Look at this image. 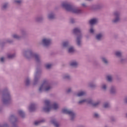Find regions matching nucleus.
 Returning a JSON list of instances; mask_svg holds the SVG:
<instances>
[{
	"mask_svg": "<svg viewBox=\"0 0 127 127\" xmlns=\"http://www.w3.org/2000/svg\"><path fill=\"white\" fill-rule=\"evenodd\" d=\"M124 102H125L127 104V96L125 97L124 99Z\"/></svg>",
	"mask_w": 127,
	"mask_h": 127,
	"instance_id": "obj_47",
	"label": "nucleus"
},
{
	"mask_svg": "<svg viewBox=\"0 0 127 127\" xmlns=\"http://www.w3.org/2000/svg\"><path fill=\"white\" fill-rule=\"evenodd\" d=\"M75 51V50H74V47H71L68 49V53H73V52Z\"/></svg>",
	"mask_w": 127,
	"mask_h": 127,
	"instance_id": "obj_32",
	"label": "nucleus"
},
{
	"mask_svg": "<svg viewBox=\"0 0 127 127\" xmlns=\"http://www.w3.org/2000/svg\"><path fill=\"white\" fill-rule=\"evenodd\" d=\"M69 65L70 66H71V67L76 68L78 67V63L76 61H73L70 63Z\"/></svg>",
	"mask_w": 127,
	"mask_h": 127,
	"instance_id": "obj_15",
	"label": "nucleus"
},
{
	"mask_svg": "<svg viewBox=\"0 0 127 127\" xmlns=\"http://www.w3.org/2000/svg\"><path fill=\"white\" fill-rule=\"evenodd\" d=\"M25 86H29L30 85V79L29 77H27L25 80Z\"/></svg>",
	"mask_w": 127,
	"mask_h": 127,
	"instance_id": "obj_27",
	"label": "nucleus"
},
{
	"mask_svg": "<svg viewBox=\"0 0 127 127\" xmlns=\"http://www.w3.org/2000/svg\"><path fill=\"white\" fill-rule=\"evenodd\" d=\"M5 42L6 43H12V42H13V40L8 39L6 40Z\"/></svg>",
	"mask_w": 127,
	"mask_h": 127,
	"instance_id": "obj_37",
	"label": "nucleus"
},
{
	"mask_svg": "<svg viewBox=\"0 0 127 127\" xmlns=\"http://www.w3.org/2000/svg\"><path fill=\"white\" fill-rule=\"evenodd\" d=\"M0 61L1 62H3V61H4V59L3 58H1Z\"/></svg>",
	"mask_w": 127,
	"mask_h": 127,
	"instance_id": "obj_48",
	"label": "nucleus"
},
{
	"mask_svg": "<svg viewBox=\"0 0 127 127\" xmlns=\"http://www.w3.org/2000/svg\"><path fill=\"white\" fill-rule=\"evenodd\" d=\"M81 5L83 7H87V5L85 3H83L81 4Z\"/></svg>",
	"mask_w": 127,
	"mask_h": 127,
	"instance_id": "obj_46",
	"label": "nucleus"
},
{
	"mask_svg": "<svg viewBox=\"0 0 127 127\" xmlns=\"http://www.w3.org/2000/svg\"><path fill=\"white\" fill-rule=\"evenodd\" d=\"M63 78L64 80H70L71 76L68 74H65L63 75Z\"/></svg>",
	"mask_w": 127,
	"mask_h": 127,
	"instance_id": "obj_22",
	"label": "nucleus"
},
{
	"mask_svg": "<svg viewBox=\"0 0 127 127\" xmlns=\"http://www.w3.org/2000/svg\"><path fill=\"white\" fill-rule=\"evenodd\" d=\"M69 46V41H66L65 42H64L63 43V47L64 48H67Z\"/></svg>",
	"mask_w": 127,
	"mask_h": 127,
	"instance_id": "obj_29",
	"label": "nucleus"
},
{
	"mask_svg": "<svg viewBox=\"0 0 127 127\" xmlns=\"http://www.w3.org/2000/svg\"><path fill=\"white\" fill-rule=\"evenodd\" d=\"M71 92H72V88H69L67 89V90H66V93L67 94L71 93Z\"/></svg>",
	"mask_w": 127,
	"mask_h": 127,
	"instance_id": "obj_41",
	"label": "nucleus"
},
{
	"mask_svg": "<svg viewBox=\"0 0 127 127\" xmlns=\"http://www.w3.org/2000/svg\"><path fill=\"white\" fill-rule=\"evenodd\" d=\"M73 33L77 35L76 38V44L77 46L80 47L81 46V42L82 39V33L81 32V29L79 28H75L73 29Z\"/></svg>",
	"mask_w": 127,
	"mask_h": 127,
	"instance_id": "obj_6",
	"label": "nucleus"
},
{
	"mask_svg": "<svg viewBox=\"0 0 127 127\" xmlns=\"http://www.w3.org/2000/svg\"><path fill=\"white\" fill-rule=\"evenodd\" d=\"M42 43L44 46L48 47L51 44V39L48 38H44L42 41Z\"/></svg>",
	"mask_w": 127,
	"mask_h": 127,
	"instance_id": "obj_12",
	"label": "nucleus"
},
{
	"mask_svg": "<svg viewBox=\"0 0 127 127\" xmlns=\"http://www.w3.org/2000/svg\"><path fill=\"white\" fill-rule=\"evenodd\" d=\"M2 102L3 105H8L11 102V95L8 88L5 87L2 92Z\"/></svg>",
	"mask_w": 127,
	"mask_h": 127,
	"instance_id": "obj_2",
	"label": "nucleus"
},
{
	"mask_svg": "<svg viewBox=\"0 0 127 127\" xmlns=\"http://www.w3.org/2000/svg\"><path fill=\"white\" fill-rule=\"evenodd\" d=\"M93 117L94 118H95V119H99V118H100V115H99V114L97 113H95L93 114Z\"/></svg>",
	"mask_w": 127,
	"mask_h": 127,
	"instance_id": "obj_35",
	"label": "nucleus"
},
{
	"mask_svg": "<svg viewBox=\"0 0 127 127\" xmlns=\"http://www.w3.org/2000/svg\"><path fill=\"white\" fill-rule=\"evenodd\" d=\"M120 61L122 63H125V62H126L127 60L125 59L122 58L121 59Z\"/></svg>",
	"mask_w": 127,
	"mask_h": 127,
	"instance_id": "obj_43",
	"label": "nucleus"
},
{
	"mask_svg": "<svg viewBox=\"0 0 127 127\" xmlns=\"http://www.w3.org/2000/svg\"><path fill=\"white\" fill-rule=\"evenodd\" d=\"M120 14V12L119 11H115L114 13V18L112 20L113 23H118L121 20Z\"/></svg>",
	"mask_w": 127,
	"mask_h": 127,
	"instance_id": "obj_11",
	"label": "nucleus"
},
{
	"mask_svg": "<svg viewBox=\"0 0 127 127\" xmlns=\"http://www.w3.org/2000/svg\"><path fill=\"white\" fill-rule=\"evenodd\" d=\"M86 94V91H81L76 94V96L77 97H83V96H85Z\"/></svg>",
	"mask_w": 127,
	"mask_h": 127,
	"instance_id": "obj_17",
	"label": "nucleus"
},
{
	"mask_svg": "<svg viewBox=\"0 0 127 127\" xmlns=\"http://www.w3.org/2000/svg\"><path fill=\"white\" fill-rule=\"evenodd\" d=\"M62 113L70 116L71 121H73L74 119H75V116H76V114L74 112L71 110H69L67 109H63L62 110Z\"/></svg>",
	"mask_w": 127,
	"mask_h": 127,
	"instance_id": "obj_9",
	"label": "nucleus"
},
{
	"mask_svg": "<svg viewBox=\"0 0 127 127\" xmlns=\"http://www.w3.org/2000/svg\"><path fill=\"white\" fill-rule=\"evenodd\" d=\"M7 5H8L7 3H4L2 7V9H5V8H6V7H7Z\"/></svg>",
	"mask_w": 127,
	"mask_h": 127,
	"instance_id": "obj_38",
	"label": "nucleus"
},
{
	"mask_svg": "<svg viewBox=\"0 0 127 127\" xmlns=\"http://www.w3.org/2000/svg\"><path fill=\"white\" fill-rule=\"evenodd\" d=\"M45 107H43V110L45 113H49V111H51V109L53 110H58L59 108V105L57 103H54L53 104H51L50 100H46L44 101Z\"/></svg>",
	"mask_w": 127,
	"mask_h": 127,
	"instance_id": "obj_4",
	"label": "nucleus"
},
{
	"mask_svg": "<svg viewBox=\"0 0 127 127\" xmlns=\"http://www.w3.org/2000/svg\"><path fill=\"white\" fill-rule=\"evenodd\" d=\"M110 103H108V102H105L104 104V107L105 108V109H107L108 108H110Z\"/></svg>",
	"mask_w": 127,
	"mask_h": 127,
	"instance_id": "obj_33",
	"label": "nucleus"
},
{
	"mask_svg": "<svg viewBox=\"0 0 127 127\" xmlns=\"http://www.w3.org/2000/svg\"><path fill=\"white\" fill-rule=\"evenodd\" d=\"M70 23H75V19L73 18H70Z\"/></svg>",
	"mask_w": 127,
	"mask_h": 127,
	"instance_id": "obj_42",
	"label": "nucleus"
},
{
	"mask_svg": "<svg viewBox=\"0 0 127 127\" xmlns=\"http://www.w3.org/2000/svg\"><path fill=\"white\" fill-rule=\"evenodd\" d=\"M51 123L52 124H53V125H54V126H55V127H59V124H58V123L56 121V119H53L51 121Z\"/></svg>",
	"mask_w": 127,
	"mask_h": 127,
	"instance_id": "obj_24",
	"label": "nucleus"
},
{
	"mask_svg": "<svg viewBox=\"0 0 127 127\" xmlns=\"http://www.w3.org/2000/svg\"><path fill=\"white\" fill-rule=\"evenodd\" d=\"M115 55L116 56H117V57H119V58H121V57L123 56V53L120 51H116L115 53Z\"/></svg>",
	"mask_w": 127,
	"mask_h": 127,
	"instance_id": "obj_26",
	"label": "nucleus"
},
{
	"mask_svg": "<svg viewBox=\"0 0 127 127\" xmlns=\"http://www.w3.org/2000/svg\"><path fill=\"white\" fill-rule=\"evenodd\" d=\"M27 35V33H26V31L24 30H22L21 31V35H19L17 34H13L12 35V37L14 38V39H16L17 40H20L21 39H22L23 37H25V36Z\"/></svg>",
	"mask_w": 127,
	"mask_h": 127,
	"instance_id": "obj_8",
	"label": "nucleus"
},
{
	"mask_svg": "<svg viewBox=\"0 0 127 127\" xmlns=\"http://www.w3.org/2000/svg\"><path fill=\"white\" fill-rule=\"evenodd\" d=\"M48 17L49 19H54L55 18V14L54 12H51L48 14Z\"/></svg>",
	"mask_w": 127,
	"mask_h": 127,
	"instance_id": "obj_16",
	"label": "nucleus"
},
{
	"mask_svg": "<svg viewBox=\"0 0 127 127\" xmlns=\"http://www.w3.org/2000/svg\"><path fill=\"white\" fill-rule=\"evenodd\" d=\"M101 7L100 4H93L91 5L90 7V8L91 10H96V9H99Z\"/></svg>",
	"mask_w": 127,
	"mask_h": 127,
	"instance_id": "obj_14",
	"label": "nucleus"
},
{
	"mask_svg": "<svg viewBox=\"0 0 127 127\" xmlns=\"http://www.w3.org/2000/svg\"><path fill=\"white\" fill-rule=\"evenodd\" d=\"M35 20L37 22H41L43 20V16H39L35 18Z\"/></svg>",
	"mask_w": 127,
	"mask_h": 127,
	"instance_id": "obj_21",
	"label": "nucleus"
},
{
	"mask_svg": "<svg viewBox=\"0 0 127 127\" xmlns=\"http://www.w3.org/2000/svg\"><path fill=\"white\" fill-rule=\"evenodd\" d=\"M23 55L24 57H26L27 59H31V58H34L37 65L38 66L41 65L42 64V60L41 59V57L39 54L36 53H33L32 50H28L26 51H24L22 52Z\"/></svg>",
	"mask_w": 127,
	"mask_h": 127,
	"instance_id": "obj_1",
	"label": "nucleus"
},
{
	"mask_svg": "<svg viewBox=\"0 0 127 127\" xmlns=\"http://www.w3.org/2000/svg\"><path fill=\"white\" fill-rule=\"evenodd\" d=\"M45 122V119H42L41 120H39V121H36L34 122V125L35 126H38V125H40L42 123H44Z\"/></svg>",
	"mask_w": 127,
	"mask_h": 127,
	"instance_id": "obj_20",
	"label": "nucleus"
},
{
	"mask_svg": "<svg viewBox=\"0 0 127 127\" xmlns=\"http://www.w3.org/2000/svg\"><path fill=\"white\" fill-rule=\"evenodd\" d=\"M89 87H90V88H95V87H96V84L92 83H89Z\"/></svg>",
	"mask_w": 127,
	"mask_h": 127,
	"instance_id": "obj_39",
	"label": "nucleus"
},
{
	"mask_svg": "<svg viewBox=\"0 0 127 127\" xmlns=\"http://www.w3.org/2000/svg\"><path fill=\"white\" fill-rule=\"evenodd\" d=\"M98 20L96 18L91 19L89 21V24L90 25H94V24H96V23L97 22Z\"/></svg>",
	"mask_w": 127,
	"mask_h": 127,
	"instance_id": "obj_19",
	"label": "nucleus"
},
{
	"mask_svg": "<svg viewBox=\"0 0 127 127\" xmlns=\"http://www.w3.org/2000/svg\"><path fill=\"white\" fill-rule=\"evenodd\" d=\"M14 3L15 4H21V3H22V0H15L14 1Z\"/></svg>",
	"mask_w": 127,
	"mask_h": 127,
	"instance_id": "obj_31",
	"label": "nucleus"
},
{
	"mask_svg": "<svg viewBox=\"0 0 127 127\" xmlns=\"http://www.w3.org/2000/svg\"><path fill=\"white\" fill-rule=\"evenodd\" d=\"M18 114L20 116V117H21V118H24V117H25L24 112H23V111L21 110L18 111Z\"/></svg>",
	"mask_w": 127,
	"mask_h": 127,
	"instance_id": "obj_23",
	"label": "nucleus"
},
{
	"mask_svg": "<svg viewBox=\"0 0 127 127\" xmlns=\"http://www.w3.org/2000/svg\"><path fill=\"white\" fill-rule=\"evenodd\" d=\"M36 109V105H35V104L34 103L31 104L28 108V110L29 112H30L31 113L32 112H34Z\"/></svg>",
	"mask_w": 127,
	"mask_h": 127,
	"instance_id": "obj_13",
	"label": "nucleus"
},
{
	"mask_svg": "<svg viewBox=\"0 0 127 127\" xmlns=\"http://www.w3.org/2000/svg\"><path fill=\"white\" fill-rule=\"evenodd\" d=\"M111 120L112 122H115V121L116 120V119H115V117H111Z\"/></svg>",
	"mask_w": 127,
	"mask_h": 127,
	"instance_id": "obj_44",
	"label": "nucleus"
},
{
	"mask_svg": "<svg viewBox=\"0 0 127 127\" xmlns=\"http://www.w3.org/2000/svg\"><path fill=\"white\" fill-rule=\"evenodd\" d=\"M62 6L64 8H65L67 11H69L70 12H72L73 13H76V14L82 13V10L78 9L77 6H74L67 2H63L62 4Z\"/></svg>",
	"mask_w": 127,
	"mask_h": 127,
	"instance_id": "obj_3",
	"label": "nucleus"
},
{
	"mask_svg": "<svg viewBox=\"0 0 127 127\" xmlns=\"http://www.w3.org/2000/svg\"><path fill=\"white\" fill-rule=\"evenodd\" d=\"M102 88L103 89V90H104V91H106V90H107V85L104 84L102 85Z\"/></svg>",
	"mask_w": 127,
	"mask_h": 127,
	"instance_id": "obj_40",
	"label": "nucleus"
},
{
	"mask_svg": "<svg viewBox=\"0 0 127 127\" xmlns=\"http://www.w3.org/2000/svg\"><path fill=\"white\" fill-rule=\"evenodd\" d=\"M111 94H116L117 93V88L115 86H112L110 89Z\"/></svg>",
	"mask_w": 127,
	"mask_h": 127,
	"instance_id": "obj_25",
	"label": "nucleus"
},
{
	"mask_svg": "<svg viewBox=\"0 0 127 127\" xmlns=\"http://www.w3.org/2000/svg\"><path fill=\"white\" fill-rule=\"evenodd\" d=\"M52 66V64H47L45 65V67H46V69H50V68H51Z\"/></svg>",
	"mask_w": 127,
	"mask_h": 127,
	"instance_id": "obj_36",
	"label": "nucleus"
},
{
	"mask_svg": "<svg viewBox=\"0 0 127 127\" xmlns=\"http://www.w3.org/2000/svg\"><path fill=\"white\" fill-rule=\"evenodd\" d=\"M102 60L103 62L105 63V64H108L109 63V62H108V60L107 59H106V58H102Z\"/></svg>",
	"mask_w": 127,
	"mask_h": 127,
	"instance_id": "obj_34",
	"label": "nucleus"
},
{
	"mask_svg": "<svg viewBox=\"0 0 127 127\" xmlns=\"http://www.w3.org/2000/svg\"><path fill=\"white\" fill-rule=\"evenodd\" d=\"M15 56V54H9L7 55V58H8V59H13Z\"/></svg>",
	"mask_w": 127,
	"mask_h": 127,
	"instance_id": "obj_28",
	"label": "nucleus"
},
{
	"mask_svg": "<svg viewBox=\"0 0 127 127\" xmlns=\"http://www.w3.org/2000/svg\"><path fill=\"white\" fill-rule=\"evenodd\" d=\"M107 79L109 82H112L113 81V76L111 75H107Z\"/></svg>",
	"mask_w": 127,
	"mask_h": 127,
	"instance_id": "obj_30",
	"label": "nucleus"
},
{
	"mask_svg": "<svg viewBox=\"0 0 127 127\" xmlns=\"http://www.w3.org/2000/svg\"><path fill=\"white\" fill-rule=\"evenodd\" d=\"M103 36H104V35L102 33L98 34L96 36V39L100 41L101 40L102 38H103Z\"/></svg>",
	"mask_w": 127,
	"mask_h": 127,
	"instance_id": "obj_18",
	"label": "nucleus"
},
{
	"mask_svg": "<svg viewBox=\"0 0 127 127\" xmlns=\"http://www.w3.org/2000/svg\"><path fill=\"white\" fill-rule=\"evenodd\" d=\"M41 76V69L38 68V67H37L36 72L35 74L34 85H36V84L38 83V80L40 79Z\"/></svg>",
	"mask_w": 127,
	"mask_h": 127,
	"instance_id": "obj_10",
	"label": "nucleus"
},
{
	"mask_svg": "<svg viewBox=\"0 0 127 127\" xmlns=\"http://www.w3.org/2000/svg\"><path fill=\"white\" fill-rule=\"evenodd\" d=\"M89 32H90V33H94V29H93V28H91L90 29Z\"/></svg>",
	"mask_w": 127,
	"mask_h": 127,
	"instance_id": "obj_45",
	"label": "nucleus"
},
{
	"mask_svg": "<svg viewBox=\"0 0 127 127\" xmlns=\"http://www.w3.org/2000/svg\"><path fill=\"white\" fill-rule=\"evenodd\" d=\"M52 89V85H51V83H50V82L47 80H45L44 81L43 84L39 87V91L40 93H42L43 91H45V92H48Z\"/></svg>",
	"mask_w": 127,
	"mask_h": 127,
	"instance_id": "obj_5",
	"label": "nucleus"
},
{
	"mask_svg": "<svg viewBox=\"0 0 127 127\" xmlns=\"http://www.w3.org/2000/svg\"><path fill=\"white\" fill-rule=\"evenodd\" d=\"M85 103H87V104H92L93 107H97V106H99V105L101 104V101H98L94 103H92L93 101H92V99H84L78 101V105H83V104Z\"/></svg>",
	"mask_w": 127,
	"mask_h": 127,
	"instance_id": "obj_7",
	"label": "nucleus"
},
{
	"mask_svg": "<svg viewBox=\"0 0 127 127\" xmlns=\"http://www.w3.org/2000/svg\"><path fill=\"white\" fill-rule=\"evenodd\" d=\"M1 110H2V106L0 105V112H1Z\"/></svg>",
	"mask_w": 127,
	"mask_h": 127,
	"instance_id": "obj_49",
	"label": "nucleus"
}]
</instances>
